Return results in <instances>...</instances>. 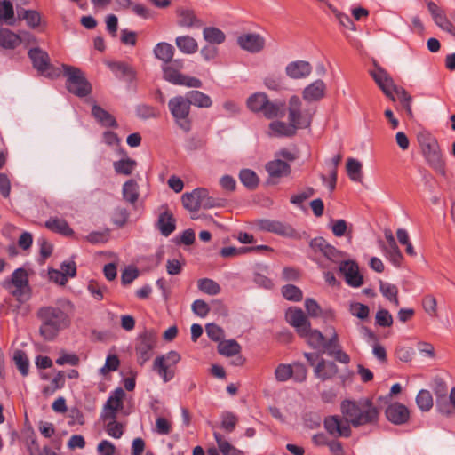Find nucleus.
Returning <instances> with one entry per match:
<instances>
[{
  "label": "nucleus",
  "instance_id": "obj_20",
  "mask_svg": "<svg viewBox=\"0 0 455 455\" xmlns=\"http://www.w3.org/2000/svg\"><path fill=\"white\" fill-rule=\"evenodd\" d=\"M286 321L295 328L299 335L306 333L310 322L300 308L290 307L285 314Z\"/></svg>",
  "mask_w": 455,
  "mask_h": 455
},
{
  "label": "nucleus",
  "instance_id": "obj_38",
  "mask_svg": "<svg viewBox=\"0 0 455 455\" xmlns=\"http://www.w3.org/2000/svg\"><path fill=\"white\" fill-rule=\"evenodd\" d=\"M136 166H137V162L129 157L121 159L119 161H116L113 164L115 172L117 174H122V175H125V176L131 175L132 173V172L134 171V169L136 168Z\"/></svg>",
  "mask_w": 455,
  "mask_h": 455
},
{
  "label": "nucleus",
  "instance_id": "obj_64",
  "mask_svg": "<svg viewBox=\"0 0 455 455\" xmlns=\"http://www.w3.org/2000/svg\"><path fill=\"white\" fill-rule=\"evenodd\" d=\"M192 311L200 317H205L210 312V307L204 300L196 299L192 304Z\"/></svg>",
  "mask_w": 455,
  "mask_h": 455
},
{
  "label": "nucleus",
  "instance_id": "obj_39",
  "mask_svg": "<svg viewBox=\"0 0 455 455\" xmlns=\"http://www.w3.org/2000/svg\"><path fill=\"white\" fill-rule=\"evenodd\" d=\"M262 112L268 119L283 116L284 115V104L282 102H272L267 99Z\"/></svg>",
  "mask_w": 455,
  "mask_h": 455
},
{
  "label": "nucleus",
  "instance_id": "obj_9",
  "mask_svg": "<svg viewBox=\"0 0 455 455\" xmlns=\"http://www.w3.org/2000/svg\"><path fill=\"white\" fill-rule=\"evenodd\" d=\"M180 360L179 353L170 351L165 355L156 357L153 363V370L158 373L164 382H168L175 376L176 364Z\"/></svg>",
  "mask_w": 455,
  "mask_h": 455
},
{
  "label": "nucleus",
  "instance_id": "obj_59",
  "mask_svg": "<svg viewBox=\"0 0 455 455\" xmlns=\"http://www.w3.org/2000/svg\"><path fill=\"white\" fill-rule=\"evenodd\" d=\"M376 324L380 327H390L393 324V316L387 309H379L375 315Z\"/></svg>",
  "mask_w": 455,
  "mask_h": 455
},
{
  "label": "nucleus",
  "instance_id": "obj_58",
  "mask_svg": "<svg viewBox=\"0 0 455 455\" xmlns=\"http://www.w3.org/2000/svg\"><path fill=\"white\" fill-rule=\"evenodd\" d=\"M422 306L425 312L432 316H437V301L433 295H427L422 299Z\"/></svg>",
  "mask_w": 455,
  "mask_h": 455
},
{
  "label": "nucleus",
  "instance_id": "obj_25",
  "mask_svg": "<svg viewBox=\"0 0 455 455\" xmlns=\"http://www.w3.org/2000/svg\"><path fill=\"white\" fill-rule=\"evenodd\" d=\"M427 9L431 13L435 24L440 28L448 33H455V29L451 25L450 20L446 18L445 13L441 8L438 7V5L435 3L429 1L427 3Z\"/></svg>",
  "mask_w": 455,
  "mask_h": 455
},
{
  "label": "nucleus",
  "instance_id": "obj_10",
  "mask_svg": "<svg viewBox=\"0 0 455 455\" xmlns=\"http://www.w3.org/2000/svg\"><path fill=\"white\" fill-rule=\"evenodd\" d=\"M28 275L26 269L19 267L15 269L10 278H6L2 282V286L9 290L12 286L15 290L12 292L13 296L21 298L29 291Z\"/></svg>",
  "mask_w": 455,
  "mask_h": 455
},
{
  "label": "nucleus",
  "instance_id": "obj_36",
  "mask_svg": "<svg viewBox=\"0 0 455 455\" xmlns=\"http://www.w3.org/2000/svg\"><path fill=\"white\" fill-rule=\"evenodd\" d=\"M305 338L308 345L314 348H323L325 344V338L323 333L317 330H312L308 327L306 333L299 335Z\"/></svg>",
  "mask_w": 455,
  "mask_h": 455
},
{
  "label": "nucleus",
  "instance_id": "obj_27",
  "mask_svg": "<svg viewBox=\"0 0 455 455\" xmlns=\"http://www.w3.org/2000/svg\"><path fill=\"white\" fill-rule=\"evenodd\" d=\"M266 171L272 178L286 177L291 173V166L286 161L275 158L267 163Z\"/></svg>",
  "mask_w": 455,
  "mask_h": 455
},
{
  "label": "nucleus",
  "instance_id": "obj_4",
  "mask_svg": "<svg viewBox=\"0 0 455 455\" xmlns=\"http://www.w3.org/2000/svg\"><path fill=\"white\" fill-rule=\"evenodd\" d=\"M418 140L427 164L441 175H445V162L436 139L429 133H420Z\"/></svg>",
  "mask_w": 455,
  "mask_h": 455
},
{
  "label": "nucleus",
  "instance_id": "obj_44",
  "mask_svg": "<svg viewBox=\"0 0 455 455\" xmlns=\"http://www.w3.org/2000/svg\"><path fill=\"white\" fill-rule=\"evenodd\" d=\"M13 361L22 376H27L29 371V361L26 353L22 350H16L13 354Z\"/></svg>",
  "mask_w": 455,
  "mask_h": 455
},
{
  "label": "nucleus",
  "instance_id": "obj_51",
  "mask_svg": "<svg viewBox=\"0 0 455 455\" xmlns=\"http://www.w3.org/2000/svg\"><path fill=\"white\" fill-rule=\"evenodd\" d=\"M105 425L107 434L116 439H119L124 434V425L117 422L116 419H108Z\"/></svg>",
  "mask_w": 455,
  "mask_h": 455
},
{
  "label": "nucleus",
  "instance_id": "obj_31",
  "mask_svg": "<svg viewBox=\"0 0 455 455\" xmlns=\"http://www.w3.org/2000/svg\"><path fill=\"white\" fill-rule=\"evenodd\" d=\"M45 227L55 233L64 235L66 236L73 235V229L69 227L64 219L52 217L45 222Z\"/></svg>",
  "mask_w": 455,
  "mask_h": 455
},
{
  "label": "nucleus",
  "instance_id": "obj_6",
  "mask_svg": "<svg viewBox=\"0 0 455 455\" xmlns=\"http://www.w3.org/2000/svg\"><path fill=\"white\" fill-rule=\"evenodd\" d=\"M62 69L67 77L66 88L70 93L82 98L92 92V84L80 68L63 64Z\"/></svg>",
  "mask_w": 455,
  "mask_h": 455
},
{
  "label": "nucleus",
  "instance_id": "obj_28",
  "mask_svg": "<svg viewBox=\"0 0 455 455\" xmlns=\"http://www.w3.org/2000/svg\"><path fill=\"white\" fill-rule=\"evenodd\" d=\"M175 45L180 52L192 55L198 51V43L192 36L180 35L175 38Z\"/></svg>",
  "mask_w": 455,
  "mask_h": 455
},
{
  "label": "nucleus",
  "instance_id": "obj_60",
  "mask_svg": "<svg viewBox=\"0 0 455 455\" xmlns=\"http://www.w3.org/2000/svg\"><path fill=\"white\" fill-rule=\"evenodd\" d=\"M109 68L116 76H133L134 72L132 68L124 62H113L109 64Z\"/></svg>",
  "mask_w": 455,
  "mask_h": 455
},
{
  "label": "nucleus",
  "instance_id": "obj_22",
  "mask_svg": "<svg viewBox=\"0 0 455 455\" xmlns=\"http://www.w3.org/2000/svg\"><path fill=\"white\" fill-rule=\"evenodd\" d=\"M385 413L387 420L395 425H403L408 422L410 419V411L408 408L400 403L389 404L387 407Z\"/></svg>",
  "mask_w": 455,
  "mask_h": 455
},
{
  "label": "nucleus",
  "instance_id": "obj_11",
  "mask_svg": "<svg viewBox=\"0 0 455 455\" xmlns=\"http://www.w3.org/2000/svg\"><path fill=\"white\" fill-rule=\"evenodd\" d=\"M175 14L177 26L180 28L187 30L200 29L204 25L203 20L192 8L179 6L175 10Z\"/></svg>",
  "mask_w": 455,
  "mask_h": 455
},
{
  "label": "nucleus",
  "instance_id": "obj_47",
  "mask_svg": "<svg viewBox=\"0 0 455 455\" xmlns=\"http://www.w3.org/2000/svg\"><path fill=\"white\" fill-rule=\"evenodd\" d=\"M241 182L248 188L254 189L259 185V178L255 172L250 169H243L240 172Z\"/></svg>",
  "mask_w": 455,
  "mask_h": 455
},
{
  "label": "nucleus",
  "instance_id": "obj_61",
  "mask_svg": "<svg viewBox=\"0 0 455 455\" xmlns=\"http://www.w3.org/2000/svg\"><path fill=\"white\" fill-rule=\"evenodd\" d=\"M252 248H246V247H224L220 250V254L223 258H232L236 257L239 255L246 254L251 251Z\"/></svg>",
  "mask_w": 455,
  "mask_h": 455
},
{
  "label": "nucleus",
  "instance_id": "obj_41",
  "mask_svg": "<svg viewBox=\"0 0 455 455\" xmlns=\"http://www.w3.org/2000/svg\"><path fill=\"white\" fill-rule=\"evenodd\" d=\"M347 172L351 180L361 182L363 179L362 164L357 159L348 158L347 161Z\"/></svg>",
  "mask_w": 455,
  "mask_h": 455
},
{
  "label": "nucleus",
  "instance_id": "obj_29",
  "mask_svg": "<svg viewBox=\"0 0 455 455\" xmlns=\"http://www.w3.org/2000/svg\"><path fill=\"white\" fill-rule=\"evenodd\" d=\"M315 375L322 380L333 378L338 372V367L333 362H328L321 359L315 365L314 370Z\"/></svg>",
  "mask_w": 455,
  "mask_h": 455
},
{
  "label": "nucleus",
  "instance_id": "obj_54",
  "mask_svg": "<svg viewBox=\"0 0 455 455\" xmlns=\"http://www.w3.org/2000/svg\"><path fill=\"white\" fill-rule=\"evenodd\" d=\"M214 439L218 444L219 450L223 455H228L229 452H237L239 450L235 448L227 441L219 432L213 433Z\"/></svg>",
  "mask_w": 455,
  "mask_h": 455
},
{
  "label": "nucleus",
  "instance_id": "obj_1",
  "mask_svg": "<svg viewBox=\"0 0 455 455\" xmlns=\"http://www.w3.org/2000/svg\"><path fill=\"white\" fill-rule=\"evenodd\" d=\"M75 306L68 299H60L56 306L39 308L36 316L41 322L39 333L45 340H53L60 331L68 328Z\"/></svg>",
  "mask_w": 455,
  "mask_h": 455
},
{
  "label": "nucleus",
  "instance_id": "obj_26",
  "mask_svg": "<svg viewBox=\"0 0 455 455\" xmlns=\"http://www.w3.org/2000/svg\"><path fill=\"white\" fill-rule=\"evenodd\" d=\"M326 85L323 80H316L308 84L302 92V97L306 101H318L325 95Z\"/></svg>",
  "mask_w": 455,
  "mask_h": 455
},
{
  "label": "nucleus",
  "instance_id": "obj_5",
  "mask_svg": "<svg viewBox=\"0 0 455 455\" xmlns=\"http://www.w3.org/2000/svg\"><path fill=\"white\" fill-rule=\"evenodd\" d=\"M168 108L174 119L176 125L185 132L192 128L190 118L191 102L183 95H177L168 101Z\"/></svg>",
  "mask_w": 455,
  "mask_h": 455
},
{
  "label": "nucleus",
  "instance_id": "obj_7",
  "mask_svg": "<svg viewBox=\"0 0 455 455\" xmlns=\"http://www.w3.org/2000/svg\"><path fill=\"white\" fill-rule=\"evenodd\" d=\"M315 113V109L312 108L302 109L301 101L298 96H292L290 99L288 119L296 131L308 128L311 125Z\"/></svg>",
  "mask_w": 455,
  "mask_h": 455
},
{
  "label": "nucleus",
  "instance_id": "obj_40",
  "mask_svg": "<svg viewBox=\"0 0 455 455\" xmlns=\"http://www.w3.org/2000/svg\"><path fill=\"white\" fill-rule=\"evenodd\" d=\"M188 101L191 102V105H195L198 108H210L212 104L211 98L200 92V91H192L188 93Z\"/></svg>",
  "mask_w": 455,
  "mask_h": 455
},
{
  "label": "nucleus",
  "instance_id": "obj_19",
  "mask_svg": "<svg viewBox=\"0 0 455 455\" xmlns=\"http://www.w3.org/2000/svg\"><path fill=\"white\" fill-rule=\"evenodd\" d=\"M339 270L344 275L346 282L352 287H360L363 279L359 273L358 265L352 260H341Z\"/></svg>",
  "mask_w": 455,
  "mask_h": 455
},
{
  "label": "nucleus",
  "instance_id": "obj_50",
  "mask_svg": "<svg viewBox=\"0 0 455 455\" xmlns=\"http://www.w3.org/2000/svg\"><path fill=\"white\" fill-rule=\"evenodd\" d=\"M416 403L421 411H427L433 407V397L429 391L422 389L416 397Z\"/></svg>",
  "mask_w": 455,
  "mask_h": 455
},
{
  "label": "nucleus",
  "instance_id": "obj_62",
  "mask_svg": "<svg viewBox=\"0 0 455 455\" xmlns=\"http://www.w3.org/2000/svg\"><path fill=\"white\" fill-rule=\"evenodd\" d=\"M369 312V307L364 304L355 302L350 305V313L361 320L366 319Z\"/></svg>",
  "mask_w": 455,
  "mask_h": 455
},
{
  "label": "nucleus",
  "instance_id": "obj_55",
  "mask_svg": "<svg viewBox=\"0 0 455 455\" xmlns=\"http://www.w3.org/2000/svg\"><path fill=\"white\" fill-rule=\"evenodd\" d=\"M293 375L292 367L290 364L281 363L275 371V377L277 381L284 382L290 379Z\"/></svg>",
  "mask_w": 455,
  "mask_h": 455
},
{
  "label": "nucleus",
  "instance_id": "obj_33",
  "mask_svg": "<svg viewBox=\"0 0 455 455\" xmlns=\"http://www.w3.org/2000/svg\"><path fill=\"white\" fill-rule=\"evenodd\" d=\"M271 131L270 134L275 136H293L296 133V129L293 124L289 122L286 124L281 121H275L269 124Z\"/></svg>",
  "mask_w": 455,
  "mask_h": 455
},
{
  "label": "nucleus",
  "instance_id": "obj_12",
  "mask_svg": "<svg viewBox=\"0 0 455 455\" xmlns=\"http://www.w3.org/2000/svg\"><path fill=\"white\" fill-rule=\"evenodd\" d=\"M310 247L315 253L322 254L326 259L335 264L339 263L346 256L343 251L328 243L323 237L314 238L310 242Z\"/></svg>",
  "mask_w": 455,
  "mask_h": 455
},
{
  "label": "nucleus",
  "instance_id": "obj_53",
  "mask_svg": "<svg viewBox=\"0 0 455 455\" xmlns=\"http://www.w3.org/2000/svg\"><path fill=\"white\" fill-rule=\"evenodd\" d=\"M136 115L141 119H149L157 117L159 116V112L153 106L140 104L136 108Z\"/></svg>",
  "mask_w": 455,
  "mask_h": 455
},
{
  "label": "nucleus",
  "instance_id": "obj_17",
  "mask_svg": "<svg viewBox=\"0 0 455 455\" xmlns=\"http://www.w3.org/2000/svg\"><path fill=\"white\" fill-rule=\"evenodd\" d=\"M323 427L331 435L334 437H349L351 428L347 421L342 422L338 415L328 416L323 420Z\"/></svg>",
  "mask_w": 455,
  "mask_h": 455
},
{
  "label": "nucleus",
  "instance_id": "obj_63",
  "mask_svg": "<svg viewBox=\"0 0 455 455\" xmlns=\"http://www.w3.org/2000/svg\"><path fill=\"white\" fill-rule=\"evenodd\" d=\"M207 336L213 341H220L224 337V331L215 323H208L205 326Z\"/></svg>",
  "mask_w": 455,
  "mask_h": 455
},
{
  "label": "nucleus",
  "instance_id": "obj_15",
  "mask_svg": "<svg viewBox=\"0 0 455 455\" xmlns=\"http://www.w3.org/2000/svg\"><path fill=\"white\" fill-rule=\"evenodd\" d=\"M24 40L34 42L35 37L28 32L16 34L9 28H0V46L4 49H14Z\"/></svg>",
  "mask_w": 455,
  "mask_h": 455
},
{
  "label": "nucleus",
  "instance_id": "obj_45",
  "mask_svg": "<svg viewBox=\"0 0 455 455\" xmlns=\"http://www.w3.org/2000/svg\"><path fill=\"white\" fill-rule=\"evenodd\" d=\"M267 100V97L265 93L257 92L248 98L247 106L251 111L259 112L262 111Z\"/></svg>",
  "mask_w": 455,
  "mask_h": 455
},
{
  "label": "nucleus",
  "instance_id": "obj_46",
  "mask_svg": "<svg viewBox=\"0 0 455 455\" xmlns=\"http://www.w3.org/2000/svg\"><path fill=\"white\" fill-rule=\"evenodd\" d=\"M0 18L8 25L15 23L13 5L9 0L0 2Z\"/></svg>",
  "mask_w": 455,
  "mask_h": 455
},
{
  "label": "nucleus",
  "instance_id": "obj_21",
  "mask_svg": "<svg viewBox=\"0 0 455 455\" xmlns=\"http://www.w3.org/2000/svg\"><path fill=\"white\" fill-rule=\"evenodd\" d=\"M371 75L383 93L392 100H395V99L393 95L395 84L387 71L379 67H376L375 69L371 72Z\"/></svg>",
  "mask_w": 455,
  "mask_h": 455
},
{
  "label": "nucleus",
  "instance_id": "obj_2",
  "mask_svg": "<svg viewBox=\"0 0 455 455\" xmlns=\"http://www.w3.org/2000/svg\"><path fill=\"white\" fill-rule=\"evenodd\" d=\"M154 56L163 62V77L165 81L188 88H200L202 82L196 77L189 76L180 72L184 67L182 59L173 60L175 48L169 43H157L153 49Z\"/></svg>",
  "mask_w": 455,
  "mask_h": 455
},
{
  "label": "nucleus",
  "instance_id": "obj_16",
  "mask_svg": "<svg viewBox=\"0 0 455 455\" xmlns=\"http://www.w3.org/2000/svg\"><path fill=\"white\" fill-rule=\"evenodd\" d=\"M124 395V391L122 388H117L114 394L108 397L100 414V419L103 421L116 418L117 411L123 407V398Z\"/></svg>",
  "mask_w": 455,
  "mask_h": 455
},
{
  "label": "nucleus",
  "instance_id": "obj_52",
  "mask_svg": "<svg viewBox=\"0 0 455 455\" xmlns=\"http://www.w3.org/2000/svg\"><path fill=\"white\" fill-rule=\"evenodd\" d=\"M384 251L386 257L390 260V262L395 267H399L403 261V254L398 248L397 244L392 246L384 247Z\"/></svg>",
  "mask_w": 455,
  "mask_h": 455
},
{
  "label": "nucleus",
  "instance_id": "obj_3",
  "mask_svg": "<svg viewBox=\"0 0 455 455\" xmlns=\"http://www.w3.org/2000/svg\"><path fill=\"white\" fill-rule=\"evenodd\" d=\"M340 411L347 423L354 427L375 425L379 417V409L369 398L346 399L340 403Z\"/></svg>",
  "mask_w": 455,
  "mask_h": 455
},
{
  "label": "nucleus",
  "instance_id": "obj_56",
  "mask_svg": "<svg viewBox=\"0 0 455 455\" xmlns=\"http://www.w3.org/2000/svg\"><path fill=\"white\" fill-rule=\"evenodd\" d=\"M395 93L397 95V98L406 109V112L411 116V97L410 94L403 88V87H397L395 85V89H393V94Z\"/></svg>",
  "mask_w": 455,
  "mask_h": 455
},
{
  "label": "nucleus",
  "instance_id": "obj_18",
  "mask_svg": "<svg viewBox=\"0 0 455 455\" xmlns=\"http://www.w3.org/2000/svg\"><path fill=\"white\" fill-rule=\"evenodd\" d=\"M237 44L244 51L257 53L265 47V38L257 33H246L237 37Z\"/></svg>",
  "mask_w": 455,
  "mask_h": 455
},
{
  "label": "nucleus",
  "instance_id": "obj_35",
  "mask_svg": "<svg viewBox=\"0 0 455 455\" xmlns=\"http://www.w3.org/2000/svg\"><path fill=\"white\" fill-rule=\"evenodd\" d=\"M379 291L389 302L394 304L395 307L399 306L398 288L396 285L379 281Z\"/></svg>",
  "mask_w": 455,
  "mask_h": 455
},
{
  "label": "nucleus",
  "instance_id": "obj_37",
  "mask_svg": "<svg viewBox=\"0 0 455 455\" xmlns=\"http://www.w3.org/2000/svg\"><path fill=\"white\" fill-rule=\"evenodd\" d=\"M123 197L130 204H135L139 198V186L134 180H129L123 185Z\"/></svg>",
  "mask_w": 455,
  "mask_h": 455
},
{
  "label": "nucleus",
  "instance_id": "obj_13",
  "mask_svg": "<svg viewBox=\"0 0 455 455\" xmlns=\"http://www.w3.org/2000/svg\"><path fill=\"white\" fill-rule=\"evenodd\" d=\"M28 56L32 60L34 68L41 74L49 77L58 76L60 72L49 63V56L46 52L39 48L30 49Z\"/></svg>",
  "mask_w": 455,
  "mask_h": 455
},
{
  "label": "nucleus",
  "instance_id": "obj_32",
  "mask_svg": "<svg viewBox=\"0 0 455 455\" xmlns=\"http://www.w3.org/2000/svg\"><path fill=\"white\" fill-rule=\"evenodd\" d=\"M92 114L101 125L106 127H117L116 118L100 106L96 104L93 105Z\"/></svg>",
  "mask_w": 455,
  "mask_h": 455
},
{
  "label": "nucleus",
  "instance_id": "obj_57",
  "mask_svg": "<svg viewBox=\"0 0 455 455\" xmlns=\"http://www.w3.org/2000/svg\"><path fill=\"white\" fill-rule=\"evenodd\" d=\"M282 293L283 297L288 300L299 301L302 299L301 290L292 284H288L283 287Z\"/></svg>",
  "mask_w": 455,
  "mask_h": 455
},
{
  "label": "nucleus",
  "instance_id": "obj_34",
  "mask_svg": "<svg viewBox=\"0 0 455 455\" xmlns=\"http://www.w3.org/2000/svg\"><path fill=\"white\" fill-rule=\"evenodd\" d=\"M204 39L211 44H221L226 40L225 33L216 27H206L203 29Z\"/></svg>",
  "mask_w": 455,
  "mask_h": 455
},
{
  "label": "nucleus",
  "instance_id": "obj_24",
  "mask_svg": "<svg viewBox=\"0 0 455 455\" xmlns=\"http://www.w3.org/2000/svg\"><path fill=\"white\" fill-rule=\"evenodd\" d=\"M312 66L304 60H296L289 63L285 68L286 75L292 79H302L310 75Z\"/></svg>",
  "mask_w": 455,
  "mask_h": 455
},
{
  "label": "nucleus",
  "instance_id": "obj_48",
  "mask_svg": "<svg viewBox=\"0 0 455 455\" xmlns=\"http://www.w3.org/2000/svg\"><path fill=\"white\" fill-rule=\"evenodd\" d=\"M220 419H221V422H220L221 428L224 431H226L228 433H231L235 429V427L238 422V418L233 412H231V411L222 412V414L220 416Z\"/></svg>",
  "mask_w": 455,
  "mask_h": 455
},
{
  "label": "nucleus",
  "instance_id": "obj_8",
  "mask_svg": "<svg viewBox=\"0 0 455 455\" xmlns=\"http://www.w3.org/2000/svg\"><path fill=\"white\" fill-rule=\"evenodd\" d=\"M156 342L157 335L153 331H145L138 336L135 345V354L137 361L140 365H143L151 359Z\"/></svg>",
  "mask_w": 455,
  "mask_h": 455
},
{
  "label": "nucleus",
  "instance_id": "obj_23",
  "mask_svg": "<svg viewBox=\"0 0 455 455\" xmlns=\"http://www.w3.org/2000/svg\"><path fill=\"white\" fill-rule=\"evenodd\" d=\"M208 194V190L203 188H196L190 193L182 196V204L189 212H196L201 208L202 200Z\"/></svg>",
  "mask_w": 455,
  "mask_h": 455
},
{
  "label": "nucleus",
  "instance_id": "obj_14",
  "mask_svg": "<svg viewBox=\"0 0 455 455\" xmlns=\"http://www.w3.org/2000/svg\"><path fill=\"white\" fill-rule=\"evenodd\" d=\"M260 230L271 232L283 237H294L296 230L289 224L274 220H260L257 222Z\"/></svg>",
  "mask_w": 455,
  "mask_h": 455
},
{
  "label": "nucleus",
  "instance_id": "obj_30",
  "mask_svg": "<svg viewBox=\"0 0 455 455\" xmlns=\"http://www.w3.org/2000/svg\"><path fill=\"white\" fill-rule=\"evenodd\" d=\"M156 226L163 235H170L176 228L172 214L168 210L162 212L158 217Z\"/></svg>",
  "mask_w": 455,
  "mask_h": 455
},
{
  "label": "nucleus",
  "instance_id": "obj_42",
  "mask_svg": "<svg viewBox=\"0 0 455 455\" xmlns=\"http://www.w3.org/2000/svg\"><path fill=\"white\" fill-rule=\"evenodd\" d=\"M241 347L235 339L222 340L218 345V352L225 356H233L240 353Z\"/></svg>",
  "mask_w": 455,
  "mask_h": 455
},
{
  "label": "nucleus",
  "instance_id": "obj_49",
  "mask_svg": "<svg viewBox=\"0 0 455 455\" xmlns=\"http://www.w3.org/2000/svg\"><path fill=\"white\" fill-rule=\"evenodd\" d=\"M19 19L25 20L28 26L32 28L38 27L41 21V16L39 12L32 10H23L19 12Z\"/></svg>",
  "mask_w": 455,
  "mask_h": 455
},
{
  "label": "nucleus",
  "instance_id": "obj_43",
  "mask_svg": "<svg viewBox=\"0 0 455 455\" xmlns=\"http://www.w3.org/2000/svg\"><path fill=\"white\" fill-rule=\"evenodd\" d=\"M198 289L208 295H217L220 292V286L217 282L209 278H202L197 282Z\"/></svg>",
  "mask_w": 455,
  "mask_h": 455
}]
</instances>
